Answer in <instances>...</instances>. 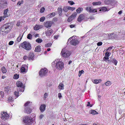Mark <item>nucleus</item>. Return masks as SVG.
Listing matches in <instances>:
<instances>
[{
  "label": "nucleus",
  "instance_id": "nucleus-37",
  "mask_svg": "<svg viewBox=\"0 0 125 125\" xmlns=\"http://www.w3.org/2000/svg\"><path fill=\"white\" fill-rule=\"evenodd\" d=\"M111 84V82L110 81H107L105 83V85L106 86L110 85Z\"/></svg>",
  "mask_w": 125,
  "mask_h": 125
},
{
  "label": "nucleus",
  "instance_id": "nucleus-34",
  "mask_svg": "<svg viewBox=\"0 0 125 125\" xmlns=\"http://www.w3.org/2000/svg\"><path fill=\"white\" fill-rule=\"evenodd\" d=\"M19 77V75L18 74H15L14 75L13 78L14 79H18Z\"/></svg>",
  "mask_w": 125,
  "mask_h": 125
},
{
  "label": "nucleus",
  "instance_id": "nucleus-30",
  "mask_svg": "<svg viewBox=\"0 0 125 125\" xmlns=\"http://www.w3.org/2000/svg\"><path fill=\"white\" fill-rule=\"evenodd\" d=\"M83 9L81 8H79L76 10V11L78 13H80L83 10Z\"/></svg>",
  "mask_w": 125,
  "mask_h": 125
},
{
  "label": "nucleus",
  "instance_id": "nucleus-44",
  "mask_svg": "<svg viewBox=\"0 0 125 125\" xmlns=\"http://www.w3.org/2000/svg\"><path fill=\"white\" fill-rule=\"evenodd\" d=\"M84 71L83 70H82L81 71H79V72L78 76L80 77L82 73H83Z\"/></svg>",
  "mask_w": 125,
  "mask_h": 125
},
{
  "label": "nucleus",
  "instance_id": "nucleus-52",
  "mask_svg": "<svg viewBox=\"0 0 125 125\" xmlns=\"http://www.w3.org/2000/svg\"><path fill=\"white\" fill-rule=\"evenodd\" d=\"M30 103V102L27 101L25 103V104L24 106L25 107L26 106L28 105Z\"/></svg>",
  "mask_w": 125,
  "mask_h": 125
},
{
  "label": "nucleus",
  "instance_id": "nucleus-14",
  "mask_svg": "<svg viewBox=\"0 0 125 125\" xmlns=\"http://www.w3.org/2000/svg\"><path fill=\"white\" fill-rule=\"evenodd\" d=\"M9 12L8 9H6L4 11L3 16L4 18L8 17L9 16Z\"/></svg>",
  "mask_w": 125,
  "mask_h": 125
},
{
  "label": "nucleus",
  "instance_id": "nucleus-13",
  "mask_svg": "<svg viewBox=\"0 0 125 125\" xmlns=\"http://www.w3.org/2000/svg\"><path fill=\"white\" fill-rule=\"evenodd\" d=\"M28 68V66L26 65H22L21 69V70L22 72H26V69Z\"/></svg>",
  "mask_w": 125,
  "mask_h": 125
},
{
  "label": "nucleus",
  "instance_id": "nucleus-63",
  "mask_svg": "<svg viewBox=\"0 0 125 125\" xmlns=\"http://www.w3.org/2000/svg\"><path fill=\"white\" fill-rule=\"evenodd\" d=\"M87 106H90V107H92V105H91L90 104V103L89 102H88V104L87 105Z\"/></svg>",
  "mask_w": 125,
  "mask_h": 125
},
{
  "label": "nucleus",
  "instance_id": "nucleus-3",
  "mask_svg": "<svg viewBox=\"0 0 125 125\" xmlns=\"http://www.w3.org/2000/svg\"><path fill=\"white\" fill-rule=\"evenodd\" d=\"M21 46L23 48L26 50H29L31 49V45L28 42H24L21 44Z\"/></svg>",
  "mask_w": 125,
  "mask_h": 125
},
{
  "label": "nucleus",
  "instance_id": "nucleus-45",
  "mask_svg": "<svg viewBox=\"0 0 125 125\" xmlns=\"http://www.w3.org/2000/svg\"><path fill=\"white\" fill-rule=\"evenodd\" d=\"M0 95L1 97H0V100L2 98L4 97V93L2 91H0Z\"/></svg>",
  "mask_w": 125,
  "mask_h": 125
},
{
  "label": "nucleus",
  "instance_id": "nucleus-32",
  "mask_svg": "<svg viewBox=\"0 0 125 125\" xmlns=\"http://www.w3.org/2000/svg\"><path fill=\"white\" fill-rule=\"evenodd\" d=\"M35 41L37 43H41L42 42V40L41 39L39 38L37 39Z\"/></svg>",
  "mask_w": 125,
  "mask_h": 125
},
{
  "label": "nucleus",
  "instance_id": "nucleus-53",
  "mask_svg": "<svg viewBox=\"0 0 125 125\" xmlns=\"http://www.w3.org/2000/svg\"><path fill=\"white\" fill-rule=\"evenodd\" d=\"M23 3V1L22 0H21V1H19L17 4V5H21V4H22Z\"/></svg>",
  "mask_w": 125,
  "mask_h": 125
},
{
  "label": "nucleus",
  "instance_id": "nucleus-39",
  "mask_svg": "<svg viewBox=\"0 0 125 125\" xmlns=\"http://www.w3.org/2000/svg\"><path fill=\"white\" fill-rule=\"evenodd\" d=\"M73 19V18L71 16L68 18L67 21L68 22H70Z\"/></svg>",
  "mask_w": 125,
  "mask_h": 125
},
{
  "label": "nucleus",
  "instance_id": "nucleus-41",
  "mask_svg": "<svg viewBox=\"0 0 125 125\" xmlns=\"http://www.w3.org/2000/svg\"><path fill=\"white\" fill-rule=\"evenodd\" d=\"M85 9L88 11H89L90 12H91V7H87Z\"/></svg>",
  "mask_w": 125,
  "mask_h": 125
},
{
  "label": "nucleus",
  "instance_id": "nucleus-24",
  "mask_svg": "<svg viewBox=\"0 0 125 125\" xmlns=\"http://www.w3.org/2000/svg\"><path fill=\"white\" fill-rule=\"evenodd\" d=\"M41 50V46L40 45L37 46L35 48V51L37 52H39Z\"/></svg>",
  "mask_w": 125,
  "mask_h": 125
},
{
  "label": "nucleus",
  "instance_id": "nucleus-19",
  "mask_svg": "<svg viewBox=\"0 0 125 125\" xmlns=\"http://www.w3.org/2000/svg\"><path fill=\"white\" fill-rule=\"evenodd\" d=\"M34 54L30 52L28 57V59L29 60H33L34 57Z\"/></svg>",
  "mask_w": 125,
  "mask_h": 125
},
{
  "label": "nucleus",
  "instance_id": "nucleus-42",
  "mask_svg": "<svg viewBox=\"0 0 125 125\" xmlns=\"http://www.w3.org/2000/svg\"><path fill=\"white\" fill-rule=\"evenodd\" d=\"M63 10L64 11L66 12H67L68 10H69L68 9V7H65L63 8Z\"/></svg>",
  "mask_w": 125,
  "mask_h": 125
},
{
  "label": "nucleus",
  "instance_id": "nucleus-18",
  "mask_svg": "<svg viewBox=\"0 0 125 125\" xmlns=\"http://www.w3.org/2000/svg\"><path fill=\"white\" fill-rule=\"evenodd\" d=\"M43 26L42 25H36L34 27V29L35 30H37L39 29L42 28Z\"/></svg>",
  "mask_w": 125,
  "mask_h": 125
},
{
  "label": "nucleus",
  "instance_id": "nucleus-27",
  "mask_svg": "<svg viewBox=\"0 0 125 125\" xmlns=\"http://www.w3.org/2000/svg\"><path fill=\"white\" fill-rule=\"evenodd\" d=\"M94 5H100L101 4V2L100 1L97 2H94L92 3Z\"/></svg>",
  "mask_w": 125,
  "mask_h": 125
},
{
  "label": "nucleus",
  "instance_id": "nucleus-61",
  "mask_svg": "<svg viewBox=\"0 0 125 125\" xmlns=\"http://www.w3.org/2000/svg\"><path fill=\"white\" fill-rule=\"evenodd\" d=\"M28 59V57L26 56H25L23 57V59L24 60H26Z\"/></svg>",
  "mask_w": 125,
  "mask_h": 125
},
{
  "label": "nucleus",
  "instance_id": "nucleus-25",
  "mask_svg": "<svg viewBox=\"0 0 125 125\" xmlns=\"http://www.w3.org/2000/svg\"><path fill=\"white\" fill-rule=\"evenodd\" d=\"M13 101V99L11 96H9L7 100V102L8 103L11 102Z\"/></svg>",
  "mask_w": 125,
  "mask_h": 125
},
{
  "label": "nucleus",
  "instance_id": "nucleus-10",
  "mask_svg": "<svg viewBox=\"0 0 125 125\" xmlns=\"http://www.w3.org/2000/svg\"><path fill=\"white\" fill-rule=\"evenodd\" d=\"M52 33V30L51 28L48 29L45 31V34L46 36H50Z\"/></svg>",
  "mask_w": 125,
  "mask_h": 125
},
{
  "label": "nucleus",
  "instance_id": "nucleus-62",
  "mask_svg": "<svg viewBox=\"0 0 125 125\" xmlns=\"http://www.w3.org/2000/svg\"><path fill=\"white\" fill-rule=\"evenodd\" d=\"M91 12H94L95 13L97 11L96 10V9H94L93 10H92V9H91Z\"/></svg>",
  "mask_w": 125,
  "mask_h": 125
},
{
  "label": "nucleus",
  "instance_id": "nucleus-22",
  "mask_svg": "<svg viewBox=\"0 0 125 125\" xmlns=\"http://www.w3.org/2000/svg\"><path fill=\"white\" fill-rule=\"evenodd\" d=\"M111 54V53H109L108 52H107L105 53V56L104 58L106 59H108L109 58V57Z\"/></svg>",
  "mask_w": 125,
  "mask_h": 125
},
{
  "label": "nucleus",
  "instance_id": "nucleus-46",
  "mask_svg": "<svg viewBox=\"0 0 125 125\" xmlns=\"http://www.w3.org/2000/svg\"><path fill=\"white\" fill-rule=\"evenodd\" d=\"M27 38L28 39H31L32 38V35L31 34H29L28 35Z\"/></svg>",
  "mask_w": 125,
  "mask_h": 125
},
{
  "label": "nucleus",
  "instance_id": "nucleus-49",
  "mask_svg": "<svg viewBox=\"0 0 125 125\" xmlns=\"http://www.w3.org/2000/svg\"><path fill=\"white\" fill-rule=\"evenodd\" d=\"M44 8L43 7L41 8L40 10V11L41 13H43L44 12V11L45 10Z\"/></svg>",
  "mask_w": 125,
  "mask_h": 125
},
{
  "label": "nucleus",
  "instance_id": "nucleus-64",
  "mask_svg": "<svg viewBox=\"0 0 125 125\" xmlns=\"http://www.w3.org/2000/svg\"><path fill=\"white\" fill-rule=\"evenodd\" d=\"M20 21L18 22L16 24V25L17 26H19L20 25Z\"/></svg>",
  "mask_w": 125,
  "mask_h": 125
},
{
  "label": "nucleus",
  "instance_id": "nucleus-50",
  "mask_svg": "<svg viewBox=\"0 0 125 125\" xmlns=\"http://www.w3.org/2000/svg\"><path fill=\"white\" fill-rule=\"evenodd\" d=\"M44 115L43 114H41L39 116V118L40 119H42L44 116Z\"/></svg>",
  "mask_w": 125,
  "mask_h": 125
},
{
  "label": "nucleus",
  "instance_id": "nucleus-38",
  "mask_svg": "<svg viewBox=\"0 0 125 125\" xmlns=\"http://www.w3.org/2000/svg\"><path fill=\"white\" fill-rule=\"evenodd\" d=\"M55 15V12H52L49 15V17H52L54 16Z\"/></svg>",
  "mask_w": 125,
  "mask_h": 125
},
{
  "label": "nucleus",
  "instance_id": "nucleus-48",
  "mask_svg": "<svg viewBox=\"0 0 125 125\" xmlns=\"http://www.w3.org/2000/svg\"><path fill=\"white\" fill-rule=\"evenodd\" d=\"M45 18L44 17H41L40 19V21L41 22H43L45 20Z\"/></svg>",
  "mask_w": 125,
  "mask_h": 125
},
{
  "label": "nucleus",
  "instance_id": "nucleus-9",
  "mask_svg": "<svg viewBox=\"0 0 125 125\" xmlns=\"http://www.w3.org/2000/svg\"><path fill=\"white\" fill-rule=\"evenodd\" d=\"M70 44L76 46L79 43V42L77 39L75 38L73 39L72 40L70 41Z\"/></svg>",
  "mask_w": 125,
  "mask_h": 125
},
{
  "label": "nucleus",
  "instance_id": "nucleus-6",
  "mask_svg": "<svg viewBox=\"0 0 125 125\" xmlns=\"http://www.w3.org/2000/svg\"><path fill=\"white\" fill-rule=\"evenodd\" d=\"M64 64L61 61H58L56 63L55 67L58 70H62L64 67Z\"/></svg>",
  "mask_w": 125,
  "mask_h": 125
},
{
  "label": "nucleus",
  "instance_id": "nucleus-54",
  "mask_svg": "<svg viewBox=\"0 0 125 125\" xmlns=\"http://www.w3.org/2000/svg\"><path fill=\"white\" fill-rule=\"evenodd\" d=\"M68 2L70 3L71 5H73L75 4L74 3L73 1H68Z\"/></svg>",
  "mask_w": 125,
  "mask_h": 125
},
{
  "label": "nucleus",
  "instance_id": "nucleus-17",
  "mask_svg": "<svg viewBox=\"0 0 125 125\" xmlns=\"http://www.w3.org/2000/svg\"><path fill=\"white\" fill-rule=\"evenodd\" d=\"M31 110L29 107H26L25 108L24 112L28 114H30L31 113Z\"/></svg>",
  "mask_w": 125,
  "mask_h": 125
},
{
  "label": "nucleus",
  "instance_id": "nucleus-1",
  "mask_svg": "<svg viewBox=\"0 0 125 125\" xmlns=\"http://www.w3.org/2000/svg\"><path fill=\"white\" fill-rule=\"evenodd\" d=\"M11 24L10 23H6L0 28V34L3 35L7 34L12 28Z\"/></svg>",
  "mask_w": 125,
  "mask_h": 125
},
{
  "label": "nucleus",
  "instance_id": "nucleus-5",
  "mask_svg": "<svg viewBox=\"0 0 125 125\" xmlns=\"http://www.w3.org/2000/svg\"><path fill=\"white\" fill-rule=\"evenodd\" d=\"M17 87V89L19 91L23 92L24 89V87L22 83L20 81H17L16 83Z\"/></svg>",
  "mask_w": 125,
  "mask_h": 125
},
{
  "label": "nucleus",
  "instance_id": "nucleus-47",
  "mask_svg": "<svg viewBox=\"0 0 125 125\" xmlns=\"http://www.w3.org/2000/svg\"><path fill=\"white\" fill-rule=\"evenodd\" d=\"M52 44L51 43H48L45 44V46L46 47H50L51 45Z\"/></svg>",
  "mask_w": 125,
  "mask_h": 125
},
{
  "label": "nucleus",
  "instance_id": "nucleus-55",
  "mask_svg": "<svg viewBox=\"0 0 125 125\" xmlns=\"http://www.w3.org/2000/svg\"><path fill=\"white\" fill-rule=\"evenodd\" d=\"M68 9H69V10H73L75 9V8H72L70 7H68Z\"/></svg>",
  "mask_w": 125,
  "mask_h": 125
},
{
  "label": "nucleus",
  "instance_id": "nucleus-8",
  "mask_svg": "<svg viewBox=\"0 0 125 125\" xmlns=\"http://www.w3.org/2000/svg\"><path fill=\"white\" fill-rule=\"evenodd\" d=\"M2 116L0 118L4 120H7L9 117V115L5 112H3V113L2 114Z\"/></svg>",
  "mask_w": 125,
  "mask_h": 125
},
{
  "label": "nucleus",
  "instance_id": "nucleus-4",
  "mask_svg": "<svg viewBox=\"0 0 125 125\" xmlns=\"http://www.w3.org/2000/svg\"><path fill=\"white\" fill-rule=\"evenodd\" d=\"M23 122L25 125H31L32 123L31 118L27 116H25L23 118Z\"/></svg>",
  "mask_w": 125,
  "mask_h": 125
},
{
  "label": "nucleus",
  "instance_id": "nucleus-33",
  "mask_svg": "<svg viewBox=\"0 0 125 125\" xmlns=\"http://www.w3.org/2000/svg\"><path fill=\"white\" fill-rule=\"evenodd\" d=\"M112 62L114 63L115 65H116L118 62L117 61L116 59L114 58L113 59Z\"/></svg>",
  "mask_w": 125,
  "mask_h": 125
},
{
  "label": "nucleus",
  "instance_id": "nucleus-51",
  "mask_svg": "<svg viewBox=\"0 0 125 125\" xmlns=\"http://www.w3.org/2000/svg\"><path fill=\"white\" fill-rule=\"evenodd\" d=\"M48 96V94L46 93H45L44 95L43 98L44 99H45Z\"/></svg>",
  "mask_w": 125,
  "mask_h": 125
},
{
  "label": "nucleus",
  "instance_id": "nucleus-36",
  "mask_svg": "<svg viewBox=\"0 0 125 125\" xmlns=\"http://www.w3.org/2000/svg\"><path fill=\"white\" fill-rule=\"evenodd\" d=\"M111 0H106L105 1V3L106 4H109L111 3Z\"/></svg>",
  "mask_w": 125,
  "mask_h": 125
},
{
  "label": "nucleus",
  "instance_id": "nucleus-28",
  "mask_svg": "<svg viewBox=\"0 0 125 125\" xmlns=\"http://www.w3.org/2000/svg\"><path fill=\"white\" fill-rule=\"evenodd\" d=\"M90 113L93 115H94L98 114V113L95 110H91L90 112Z\"/></svg>",
  "mask_w": 125,
  "mask_h": 125
},
{
  "label": "nucleus",
  "instance_id": "nucleus-58",
  "mask_svg": "<svg viewBox=\"0 0 125 125\" xmlns=\"http://www.w3.org/2000/svg\"><path fill=\"white\" fill-rule=\"evenodd\" d=\"M4 17L3 16L0 17V22L2 20H4Z\"/></svg>",
  "mask_w": 125,
  "mask_h": 125
},
{
  "label": "nucleus",
  "instance_id": "nucleus-40",
  "mask_svg": "<svg viewBox=\"0 0 125 125\" xmlns=\"http://www.w3.org/2000/svg\"><path fill=\"white\" fill-rule=\"evenodd\" d=\"M10 90V87H6L5 88V90L6 92L7 93Z\"/></svg>",
  "mask_w": 125,
  "mask_h": 125
},
{
  "label": "nucleus",
  "instance_id": "nucleus-20",
  "mask_svg": "<svg viewBox=\"0 0 125 125\" xmlns=\"http://www.w3.org/2000/svg\"><path fill=\"white\" fill-rule=\"evenodd\" d=\"M84 16L83 14H81L79 16L78 18V21L79 22L81 21L84 18Z\"/></svg>",
  "mask_w": 125,
  "mask_h": 125
},
{
  "label": "nucleus",
  "instance_id": "nucleus-43",
  "mask_svg": "<svg viewBox=\"0 0 125 125\" xmlns=\"http://www.w3.org/2000/svg\"><path fill=\"white\" fill-rule=\"evenodd\" d=\"M77 15V13L76 12L73 13L71 16L73 19L75 18Z\"/></svg>",
  "mask_w": 125,
  "mask_h": 125
},
{
  "label": "nucleus",
  "instance_id": "nucleus-23",
  "mask_svg": "<svg viewBox=\"0 0 125 125\" xmlns=\"http://www.w3.org/2000/svg\"><path fill=\"white\" fill-rule=\"evenodd\" d=\"M101 81V80L100 79L98 80H94L93 81V83L95 84H97L100 83Z\"/></svg>",
  "mask_w": 125,
  "mask_h": 125
},
{
  "label": "nucleus",
  "instance_id": "nucleus-11",
  "mask_svg": "<svg viewBox=\"0 0 125 125\" xmlns=\"http://www.w3.org/2000/svg\"><path fill=\"white\" fill-rule=\"evenodd\" d=\"M52 22L51 21H47L45 23V27L47 28H50L52 26Z\"/></svg>",
  "mask_w": 125,
  "mask_h": 125
},
{
  "label": "nucleus",
  "instance_id": "nucleus-21",
  "mask_svg": "<svg viewBox=\"0 0 125 125\" xmlns=\"http://www.w3.org/2000/svg\"><path fill=\"white\" fill-rule=\"evenodd\" d=\"M57 10L58 13L60 15H61L62 14V6H60L58 8Z\"/></svg>",
  "mask_w": 125,
  "mask_h": 125
},
{
  "label": "nucleus",
  "instance_id": "nucleus-26",
  "mask_svg": "<svg viewBox=\"0 0 125 125\" xmlns=\"http://www.w3.org/2000/svg\"><path fill=\"white\" fill-rule=\"evenodd\" d=\"M23 34L20 33L19 37L17 38V40L18 42H20L23 36Z\"/></svg>",
  "mask_w": 125,
  "mask_h": 125
},
{
  "label": "nucleus",
  "instance_id": "nucleus-57",
  "mask_svg": "<svg viewBox=\"0 0 125 125\" xmlns=\"http://www.w3.org/2000/svg\"><path fill=\"white\" fill-rule=\"evenodd\" d=\"M62 96L61 93H59L58 94V97L59 99L61 98Z\"/></svg>",
  "mask_w": 125,
  "mask_h": 125
},
{
  "label": "nucleus",
  "instance_id": "nucleus-16",
  "mask_svg": "<svg viewBox=\"0 0 125 125\" xmlns=\"http://www.w3.org/2000/svg\"><path fill=\"white\" fill-rule=\"evenodd\" d=\"M46 107V105L45 104L41 105L40 107V109L41 112H43L45 110Z\"/></svg>",
  "mask_w": 125,
  "mask_h": 125
},
{
  "label": "nucleus",
  "instance_id": "nucleus-7",
  "mask_svg": "<svg viewBox=\"0 0 125 125\" xmlns=\"http://www.w3.org/2000/svg\"><path fill=\"white\" fill-rule=\"evenodd\" d=\"M48 70L46 68L42 69L39 72V75L41 76H46L47 75Z\"/></svg>",
  "mask_w": 125,
  "mask_h": 125
},
{
  "label": "nucleus",
  "instance_id": "nucleus-12",
  "mask_svg": "<svg viewBox=\"0 0 125 125\" xmlns=\"http://www.w3.org/2000/svg\"><path fill=\"white\" fill-rule=\"evenodd\" d=\"M1 6L3 8H6L7 5V3L6 0H2L0 2Z\"/></svg>",
  "mask_w": 125,
  "mask_h": 125
},
{
  "label": "nucleus",
  "instance_id": "nucleus-15",
  "mask_svg": "<svg viewBox=\"0 0 125 125\" xmlns=\"http://www.w3.org/2000/svg\"><path fill=\"white\" fill-rule=\"evenodd\" d=\"M58 88L60 91L63 90L64 89V86L62 83H60L58 86Z\"/></svg>",
  "mask_w": 125,
  "mask_h": 125
},
{
  "label": "nucleus",
  "instance_id": "nucleus-59",
  "mask_svg": "<svg viewBox=\"0 0 125 125\" xmlns=\"http://www.w3.org/2000/svg\"><path fill=\"white\" fill-rule=\"evenodd\" d=\"M102 42H99L97 43V45L98 46H101L102 45Z\"/></svg>",
  "mask_w": 125,
  "mask_h": 125
},
{
  "label": "nucleus",
  "instance_id": "nucleus-56",
  "mask_svg": "<svg viewBox=\"0 0 125 125\" xmlns=\"http://www.w3.org/2000/svg\"><path fill=\"white\" fill-rule=\"evenodd\" d=\"M14 43V42L13 41H11L9 42V45H12Z\"/></svg>",
  "mask_w": 125,
  "mask_h": 125
},
{
  "label": "nucleus",
  "instance_id": "nucleus-31",
  "mask_svg": "<svg viewBox=\"0 0 125 125\" xmlns=\"http://www.w3.org/2000/svg\"><path fill=\"white\" fill-rule=\"evenodd\" d=\"M100 11H108L107 8L105 7H103L100 10Z\"/></svg>",
  "mask_w": 125,
  "mask_h": 125
},
{
  "label": "nucleus",
  "instance_id": "nucleus-29",
  "mask_svg": "<svg viewBox=\"0 0 125 125\" xmlns=\"http://www.w3.org/2000/svg\"><path fill=\"white\" fill-rule=\"evenodd\" d=\"M1 70L2 73H5L7 72L6 69L4 67H3L2 68Z\"/></svg>",
  "mask_w": 125,
  "mask_h": 125
},
{
  "label": "nucleus",
  "instance_id": "nucleus-35",
  "mask_svg": "<svg viewBox=\"0 0 125 125\" xmlns=\"http://www.w3.org/2000/svg\"><path fill=\"white\" fill-rule=\"evenodd\" d=\"M19 91L18 90L17 91H15L14 92V94L15 96L18 97L19 95V93L18 92Z\"/></svg>",
  "mask_w": 125,
  "mask_h": 125
},
{
  "label": "nucleus",
  "instance_id": "nucleus-2",
  "mask_svg": "<svg viewBox=\"0 0 125 125\" xmlns=\"http://www.w3.org/2000/svg\"><path fill=\"white\" fill-rule=\"evenodd\" d=\"M61 54L62 57L65 58H68L71 55L70 52L65 48L63 49L61 52Z\"/></svg>",
  "mask_w": 125,
  "mask_h": 125
},
{
  "label": "nucleus",
  "instance_id": "nucleus-60",
  "mask_svg": "<svg viewBox=\"0 0 125 125\" xmlns=\"http://www.w3.org/2000/svg\"><path fill=\"white\" fill-rule=\"evenodd\" d=\"M56 62V60H55V61H54L52 63V66H54V65H55V62Z\"/></svg>",
  "mask_w": 125,
  "mask_h": 125
}]
</instances>
